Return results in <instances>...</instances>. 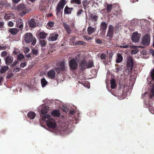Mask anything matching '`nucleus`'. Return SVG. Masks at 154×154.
Listing matches in <instances>:
<instances>
[{"instance_id":"obj_1","label":"nucleus","mask_w":154,"mask_h":154,"mask_svg":"<svg viewBox=\"0 0 154 154\" xmlns=\"http://www.w3.org/2000/svg\"><path fill=\"white\" fill-rule=\"evenodd\" d=\"M17 8L19 11H22L19 14L20 15L23 16L26 14L29 10L28 9L26 6L24 5H19L17 6Z\"/></svg>"},{"instance_id":"obj_2","label":"nucleus","mask_w":154,"mask_h":154,"mask_svg":"<svg viewBox=\"0 0 154 154\" xmlns=\"http://www.w3.org/2000/svg\"><path fill=\"white\" fill-rule=\"evenodd\" d=\"M79 60L77 59H71L69 62V66L70 68L72 70L76 69L78 66V62Z\"/></svg>"},{"instance_id":"obj_3","label":"nucleus","mask_w":154,"mask_h":154,"mask_svg":"<svg viewBox=\"0 0 154 154\" xmlns=\"http://www.w3.org/2000/svg\"><path fill=\"white\" fill-rule=\"evenodd\" d=\"M66 2L65 0H60L58 3L56 8V14L58 15L61 10L63 8Z\"/></svg>"},{"instance_id":"obj_4","label":"nucleus","mask_w":154,"mask_h":154,"mask_svg":"<svg viewBox=\"0 0 154 154\" xmlns=\"http://www.w3.org/2000/svg\"><path fill=\"white\" fill-rule=\"evenodd\" d=\"M47 126L50 128H55L57 127V123L54 119L49 118L47 121Z\"/></svg>"},{"instance_id":"obj_5","label":"nucleus","mask_w":154,"mask_h":154,"mask_svg":"<svg viewBox=\"0 0 154 154\" xmlns=\"http://www.w3.org/2000/svg\"><path fill=\"white\" fill-rule=\"evenodd\" d=\"M140 36L141 35L137 32L133 33L131 37L132 42L136 43L138 42Z\"/></svg>"},{"instance_id":"obj_6","label":"nucleus","mask_w":154,"mask_h":154,"mask_svg":"<svg viewBox=\"0 0 154 154\" xmlns=\"http://www.w3.org/2000/svg\"><path fill=\"white\" fill-rule=\"evenodd\" d=\"M150 41V35L148 34L145 35L143 37L142 41V44L145 46H148Z\"/></svg>"},{"instance_id":"obj_7","label":"nucleus","mask_w":154,"mask_h":154,"mask_svg":"<svg viewBox=\"0 0 154 154\" xmlns=\"http://www.w3.org/2000/svg\"><path fill=\"white\" fill-rule=\"evenodd\" d=\"M25 41L27 43L31 42L33 39V36L32 33H27L24 36Z\"/></svg>"},{"instance_id":"obj_8","label":"nucleus","mask_w":154,"mask_h":154,"mask_svg":"<svg viewBox=\"0 0 154 154\" xmlns=\"http://www.w3.org/2000/svg\"><path fill=\"white\" fill-rule=\"evenodd\" d=\"M58 67L56 68L55 70L57 73H59L60 71L64 70L65 69V63L63 62L60 63L57 65Z\"/></svg>"},{"instance_id":"obj_9","label":"nucleus","mask_w":154,"mask_h":154,"mask_svg":"<svg viewBox=\"0 0 154 154\" xmlns=\"http://www.w3.org/2000/svg\"><path fill=\"white\" fill-rule=\"evenodd\" d=\"M58 36V34L56 33H51L48 38V40L49 41H54L57 39Z\"/></svg>"},{"instance_id":"obj_10","label":"nucleus","mask_w":154,"mask_h":154,"mask_svg":"<svg viewBox=\"0 0 154 154\" xmlns=\"http://www.w3.org/2000/svg\"><path fill=\"white\" fill-rule=\"evenodd\" d=\"M127 68L129 71H131L132 69V67L133 66V62L132 58L129 57L128 60Z\"/></svg>"},{"instance_id":"obj_11","label":"nucleus","mask_w":154,"mask_h":154,"mask_svg":"<svg viewBox=\"0 0 154 154\" xmlns=\"http://www.w3.org/2000/svg\"><path fill=\"white\" fill-rule=\"evenodd\" d=\"M114 32L113 27L111 25H109L108 27V30L107 33V36L111 38L113 35Z\"/></svg>"},{"instance_id":"obj_12","label":"nucleus","mask_w":154,"mask_h":154,"mask_svg":"<svg viewBox=\"0 0 154 154\" xmlns=\"http://www.w3.org/2000/svg\"><path fill=\"white\" fill-rule=\"evenodd\" d=\"M16 25L17 27L21 30L23 28V23L22 20L20 19H17L16 20Z\"/></svg>"},{"instance_id":"obj_13","label":"nucleus","mask_w":154,"mask_h":154,"mask_svg":"<svg viewBox=\"0 0 154 154\" xmlns=\"http://www.w3.org/2000/svg\"><path fill=\"white\" fill-rule=\"evenodd\" d=\"M79 64L81 69L82 70L88 68L86 67V66H87V62L85 60L82 61Z\"/></svg>"},{"instance_id":"obj_14","label":"nucleus","mask_w":154,"mask_h":154,"mask_svg":"<svg viewBox=\"0 0 154 154\" xmlns=\"http://www.w3.org/2000/svg\"><path fill=\"white\" fill-rule=\"evenodd\" d=\"M13 60V58L11 56H8L5 59V63L6 64L9 65L11 63Z\"/></svg>"},{"instance_id":"obj_15","label":"nucleus","mask_w":154,"mask_h":154,"mask_svg":"<svg viewBox=\"0 0 154 154\" xmlns=\"http://www.w3.org/2000/svg\"><path fill=\"white\" fill-rule=\"evenodd\" d=\"M55 75V72L54 70H51L48 73V77L51 79H52L54 78Z\"/></svg>"},{"instance_id":"obj_16","label":"nucleus","mask_w":154,"mask_h":154,"mask_svg":"<svg viewBox=\"0 0 154 154\" xmlns=\"http://www.w3.org/2000/svg\"><path fill=\"white\" fill-rule=\"evenodd\" d=\"M63 26L68 33H70L71 32L72 30L70 27L67 24L65 23H63Z\"/></svg>"},{"instance_id":"obj_17","label":"nucleus","mask_w":154,"mask_h":154,"mask_svg":"<svg viewBox=\"0 0 154 154\" xmlns=\"http://www.w3.org/2000/svg\"><path fill=\"white\" fill-rule=\"evenodd\" d=\"M132 47L134 49L132 51L131 53L132 54H134L139 52V50L137 49L138 48H142V47L141 46H132Z\"/></svg>"},{"instance_id":"obj_18","label":"nucleus","mask_w":154,"mask_h":154,"mask_svg":"<svg viewBox=\"0 0 154 154\" xmlns=\"http://www.w3.org/2000/svg\"><path fill=\"white\" fill-rule=\"evenodd\" d=\"M9 31L10 33L13 35H16L19 32L18 30L16 28L10 29Z\"/></svg>"},{"instance_id":"obj_19","label":"nucleus","mask_w":154,"mask_h":154,"mask_svg":"<svg viewBox=\"0 0 154 154\" xmlns=\"http://www.w3.org/2000/svg\"><path fill=\"white\" fill-rule=\"evenodd\" d=\"M72 9L73 8H69L67 6H66L64 9V13L68 14H70Z\"/></svg>"},{"instance_id":"obj_20","label":"nucleus","mask_w":154,"mask_h":154,"mask_svg":"<svg viewBox=\"0 0 154 154\" xmlns=\"http://www.w3.org/2000/svg\"><path fill=\"white\" fill-rule=\"evenodd\" d=\"M96 29V27L92 28L91 26H89L87 29L88 34L91 35L93 32H94Z\"/></svg>"},{"instance_id":"obj_21","label":"nucleus","mask_w":154,"mask_h":154,"mask_svg":"<svg viewBox=\"0 0 154 154\" xmlns=\"http://www.w3.org/2000/svg\"><path fill=\"white\" fill-rule=\"evenodd\" d=\"M54 23L52 21H49L47 24L46 27L48 29H52L54 26Z\"/></svg>"},{"instance_id":"obj_22","label":"nucleus","mask_w":154,"mask_h":154,"mask_svg":"<svg viewBox=\"0 0 154 154\" xmlns=\"http://www.w3.org/2000/svg\"><path fill=\"white\" fill-rule=\"evenodd\" d=\"M29 26L32 28L35 27L36 23L33 19H32L29 22Z\"/></svg>"},{"instance_id":"obj_23","label":"nucleus","mask_w":154,"mask_h":154,"mask_svg":"<svg viewBox=\"0 0 154 154\" xmlns=\"http://www.w3.org/2000/svg\"><path fill=\"white\" fill-rule=\"evenodd\" d=\"M49 109V107L47 106L43 107L41 109V114H46Z\"/></svg>"},{"instance_id":"obj_24","label":"nucleus","mask_w":154,"mask_h":154,"mask_svg":"<svg viewBox=\"0 0 154 154\" xmlns=\"http://www.w3.org/2000/svg\"><path fill=\"white\" fill-rule=\"evenodd\" d=\"M116 59V62L117 63H120L122 61L123 57L121 54H118Z\"/></svg>"},{"instance_id":"obj_25","label":"nucleus","mask_w":154,"mask_h":154,"mask_svg":"<svg viewBox=\"0 0 154 154\" xmlns=\"http://www.w3.org/2000/svg\"><path fill=\"white\" fill-rule=\"evenodd\" d=\"M35 114L33 112H30L27 114L28 117L30 119H33L35 117Z\"/></svg>"},{"instance_id":"obj_26","label":"nucleus","mask_w":154,"mask_h":154,"mask_svg":"<svg viewBox=\"0 0 154 154\" xmlns=\"http://www.w3.org/2000/svg\"><path fill=\"white\" fill-rule=\"evenodd\" d=\"M47 35L48 34L44 31L41 32L39 33V36L42 39H45Z\"/></svg>"},{"instance_id":"obj_27","label":"nucleus","mask_w":154,"mask_h":154,"mask_svg":"<svg viewBox=\"0 0 154 154\" xmlns=\"http://www.w3.org/2000/svg\"><path fill=\"white\" fill-rule=\"evenodd\" d=\"M40 116L42 118V120L44 121H46V119H49L50 117V115L48 114H41Z\"/></svg>"},{"instance_id":"obj_28","label":"nucleus","mask_w":154,"mask_h":154,"mask_svg":"<svg viewBox=\"0 0 154 154\" xmlns=\"http://www.w3.org/2000/svg\"><path fill=\"white\" fill-rule=\"evenodd\" d=\"M111 87L112 89H114L116 87V82L115 79H112L110 81Z\"/></svg>"},{"instance_id":"obj_29","label":"nucleus","mask_w":154,"mask_h":154,"mask_svg":"<svg viewBox=\"0 0 154 154\" xmlns=\"http://www.w3.org/2000/svg\"><path fill=\"white\" fill-rule=\"evenodd\" d=\"M51 115L53 116H60V113L58 110H54L51 112Z\"/></svg>"},{"instance_id":"obj_30","label":"nucleus","mask_w":154,"mask_h":154,"mask_svg":"<svg viewBox=\"0 0 154 154\" xmlns=\"http://www.w3.org/2000/svg\"><path fill=\"white\" fill-rule=\"evenodd\" d=\"M8 66H6L2 67L0 69V72L1 73H3L5 72L8 69Z\"/></svg>"},{"instance_id":"obj_31","label":"nucleus","mask_w":154,"mask_h":154,"mask_svg":"<svg viewBox=\"0 0 154 154\" xmlns=\"http://www.w3.org/2000/svg\"><path fill=\"white\" fill-rule=\"evenodd\" d=\"M107 24L105 22H102L100 25V28L102 30H105L107 27Z\"/></svg>"},{"instance_id":"obj_32","label":"nucleus","mask_w":154,"mask_h":154,"mask_svg":"<svg viewBox=\"0 0 154 154\" xmlns=\"http://www.w3.org/2000/svg\"><path fill=\"white\" fill-rule=\"evenodd\" d=\"M41 83L42 87H45L48 83V82L44 78H42L41 80Z\"/></svg>"},{"instance_id":"obj_33","label":"nucleus","mask_w":154,"mask_h":154,"mask_svg":"<svg viewBox=\"0 0 154 154\" xmlns=\"http://www.w3.org/2000/svg\"><path fill=\"white\" fill-rule=\"evenodd\" d=\"M93 62L92 60H89L88 63L87 62V66H86V68H91L93 66Z\"/></svg>"},{"instance_id":"obj_34","label":"nucleus","mask_w":154,"mask_h":154,"mask_svg":"<svg viewBox=\"0 0 154 154\" xmlns=\"http://www.w3.org/2000/svg\"><path fill=\"white\" fill-rule=\"evenodd\" d=\"M112 8V5L111 4H108L107 5L106 10L108 12H110Z\"/></svg>"},{"instance_id":"obj_35","label":"nucleus","mask_w":154,"mask_h":154,"mask_svg":"<svg viewBox=\"0 0 154 154\" xmlns=\"http://www.w3.org/2000/svg\"><path fill=\"white\" fill-rule=\"evenodd\" d=\"M39 44L42 47H43L45 45L46 42L44 40H41L40 41Z\"/></svg>"},{"instance_id":"obj_36","label":"nucleus","mask_w":154,"mask_h":154,"mask_svg":"<svg viewBox=\"0 0 154 154\" xmlns=\"http://www.w3.org/2000/svg\"><path fill=\"white\" fill-rule=\"evenodd\" d=\"M85 84H84L83 82L82 83V84H83V86L89 89L90 88V85L89 84V83L87 81H86L85 82Z\"/></svg>"},{"instance_id":"obj_37","label":"nucleus","mask_w":154,"mask_h":154,"mask_svg":"<svg viewBox=\"0 0 154 154\" xmlns=\"http://www.w3.org/2000/svg\"><path fill=\"white\" fill-rule=\"evenodd\" d=\"M150 97H154V84L153 85V87L151 90Z\"/></svg>"},{"instance_id":"obj_38","label":"nucleus","mask_w":154,"mask_h":154,"mask_svg":"<svg viewBox=\"0 0 154 154\" xmlns=\"http://www.w3.org/2000/svg\"><path fill=\"white\" fill-rule=\"evenodd\" d=\"M11 14H6L4 17L5 19L6 20H8L10 19L11 17Z\"/></svg>"},{"instance_id":"obj_39","label":"nucleus","mask_w":154,"mask_h":154,"mask_svg":"<svg viewBox=\"0 0 154 154\" xmlns=\"http://www.w3.org/2000/svg\"><path fill=\"white\" fill-rule=\"evenodd\" d=\"M24 58V56L22 54H20L17 57V59L18 60H21L23 59Z\"/></svg>"},{"instance_id":"obj_40","label":"nucleus","mask_w":154,"mask_h":154,"mask_svg":"<svg viewBox=\"0 0 154 154\" xmlns=\"http://www.w3.org/2000/svg\"><path fill=\"white\" fill-rule=\"evenodd\" d=\"M91 18L92 20L96 21L97 19V17L96 16L92 15L91 16Z\"/></svg>"},{"instance_id":"obj_41","label":"nucleus","mask_w":154,"mask_h":154,"mask_svg":"<svg viewBox=\"0 0 154 154\" xmlns=\"http://www.w3.org/2000/svg\"><path fill=\"white\" fill-rule=\"evenodd\" d=\"M152 80L154 81V69L150 72Z\"/></svg>"},{"instance_id":"obj_42","label":"nucleus","mask_w":154,"mask_h":154,"mask_svg":"<svg viewBox=\"0 0 154 154\" xmlns=\"http://www.w3.org/2000/svg\"><path fill=\"white\" fill-rule=\"evenodd\" d=\"M7 55V53L6 51H2L1 54V56L2 57H5Z\"/></svg>"},{"instance_id":"obj_43","label":"nucleus","mask_w":154,"mask_h":154,"mask_svg":"<svg viewBox=\"0 0 154 154\" xmlns=\"http://www.w3.org/2000/svg\"><path fill=\"white\" fill-rule=\"evenodd\" d=\"M75 44L76 45H81L82 44L83 45H84L85 44V43L82 41H78L75 42Z\"/></svg>"},{"instance_id":"obj_44","label":"nucleus","mask_w":154,"mask_h":154,"mask_svg":"<svg viewBox=\"0 0 154 154\" xmlns=\"http://www.w3.org/2000/svg\"><path fill=\"white\" fill-rule=\"evenodd\" d=\"M32 52L33 54L37 55L38 53V51L36 49H32Z\"/></svg>"},{"instance_id":"obj_45","label":"nucleus","mask_w":154,"mask_h":154,"mask_svg":"<svg viewBox=\"0 0 154 154\" xmlns=\"http://www.w3.org/2000/svg\"><path fill=\"white\" fill-rule=\"evenodd\" d=\"M8 25L10 27H12L14 25V23L11 21H10L8 23Z\"/></svg>"},{"instance_id":"obj_46","label":"nucleus","mask_w":154,"mask_h":154,"mask_svg":"<svg viewBox=\"0 0 154 154\" xmlns=\"http://www.w3.org/2000/svg\"><path fill=\"white\" fill-rule=\"evenodd\" d=\"M26 62H24L20 64V66L22 68L26 66Z\"/></svg>"},{"instance_id":"obj_47","label":"nucleus","mask_w":154,"mask_h":154,"mask_svg":"<svg viewBox=\"0 0 154 154\" xmlns=\"http://www.w3.org/2000/svg\"><path fill=\"white\" fill-rule=\"evenodd\" d=\"M83 12V11L82 9H80L78 10L77 13V15L79 16L80 15L81 13Z\"/></svg>"},{"instance_id":"obj_48","label":"nucleus","mask_w":154,"mask_h":154,"mask_svg":"<svg viewBox=\"0 0 154 154\" xmlns=\"http://www.w3.org/2000/svg\"><path fill=\"white\" fill-rule=\"evenodd\" d=\"M149 110L150 112L152 114H154V109L152 107H150Z\"/></svg>"},{"instance_id":"obj_49","label":"nucleus","mask_w":154,"mask_h":154,"mask_svg":"<svg viewBox=\"0 0 154 154\" xmlns=\"http://www.w3.org/2000/svg\"><path fill=\"white\" fill-rule=\"evenodd\" d=\"M100 57L101 59H105L106 58V55L102 54L101 55Z\"/></svg>"},{"instance_id":"obj_50","label":"nucleus","mask_w":154,"mask_h":154,"mask_svg":"<svg viewBox=\"0 0 154 154\" xmlns=\"http://www.w3.org/2000/svg\"><path fill=\"white\" fill-rule=\"evenodd\" d=\"M4 25V23L3 21H0V28H2L3 27Z\"/></svg>"},{"instance_id":"obj_51","label":"nucleus","mask_w":154,"mask_h":154,"mask_svg":"<svg viewBox=\"0 0 154 154\" xmlns=\"http://www.w3.org/2000/svg\"><path fill=\"white\" fill-rule=\"evenodd\" d=\"M150 54H152V56L154 57V50L152 49L150 50L149 51Z\"/></svg>"},{"instance_id":"obj_52","label":"nucleus","mask_w":154,"mask_h":154,"mask_svg":"<svg viewBox=\"0 0 154 154\" xmlns=\"http://www.w3.org/2000/svg\"><path fill=\"white\" fill-rule=\"evenodd\" d=\"M73 1L75 3L79 4L81 3V1L80 0H73Z\"/></svg>"},{"instance_id":"obj_53","label":"nucleus","mask_w":154,"mask_h":154,"mask_svg":"<svg viewBox=\"0 0 154 154\" xmlns=\"http://www.w3.org/2000/svg\"><path fill=\"white\" fill-rule=\"evenodd\" d=\"M120 47L125 48H127L129 47V45H121L120 46Z\"/></svg>"},{"instance_id":"obj_54","label":"nucleus","mask_w":154,"mask_h":154,"mask_svg":"<svg viewBox=\"0 0 154 154\" xmlns=\"http://www.w3.org/2000/svg\"><path fill=\"white\" fill-rule=\"evenodd\" d=\"M30 51V49L27 48H25L24 52L26 53H27L29 52Z\"/></svg>"},{"instance_id":"obj_55","label":"nucleus","mask_w":154,"mask_h":154,"mask_svg":"<svg viewBox=\"0 0 154 154\" xmlns=\"http://www.w3.org/2000/svg\"><path fill=\"white\" fill-rule=\"evenodd\" d=\"M75 112V110L74 109H71L70 112L69 113L71 114H74Z\"/></svg>"},{"instance_id":"obj_56","label":"nucleus","mask_w":154,"mask_h":154,"mask_svg":"<svg viewBox=\"0 0 154 154\" xmlns=\"http://www.w3.org/2000/svg\"><path fill=\"white\" fill-rule=\"evenodd\" d=\"M96 42L98 44H100L102 43V41L100 39H97L96 40Z\"/></svg>"},{"instance_id":"obj_57","label":"nucleus","mask_w":154,"mask_h":154,"mask_svg":"<svg viewBox=\"0 0 154 154\" xmlns=\"http://www.w3.org/2000/svg\"><path fill=\"white\" fill-rule=\"evenodd\" d=\"M14 71L16 72H18L20 71L19 68H17L15 69L14 70Z\"/></svg>"},{"instance_id":"obj_58","label":"nucleus","mask_w":154,"mask_h":154,"mask_svg":"<svg viewBox=\"0 0 154 154\" xmlns=\"http://www.w3.org/2000/svg\"><path fill=\"white\" fill-rule=\"evenodd\" d=\"M6 48V47L4 46H0V49L1 50H5V48Z\"/></svg>"},{"instance_id":"obj_59","label":"nucleus","mask_w":154,"mask_h":154,"mask_svg":"<svg viewBox=\"0 0 154 154\" xmlns=\"http://www.w3.org/2000/svg\"><path fill=\"white\" fill-rule=\"evenodd\" d=\"M64 108H65V107H63V111H64L65 112H67L68 111V109L66 108L65 109H64Z\"/></svg>"},{"instance_id":"obj_60","label":"nucleus","mask_w":154,"mask_h":154,"mask_svg":"<svg viewBox=\"0 0 154 154\" xmlns=\"http://www.w3.org/2000/svg\"><path fill=\"white\" fill-rule=\"evenodd\" d=\"M13 2L14 3H18L20 0H12Z\"/></svg>"},{"instance_id":"obj_61","label":"nucleus","mask_w":154,"mask_h":154,"mask_svg":"<svg viewBox=\"0 0 154 154\" xmlns=\"http://www.w3.org/2000/svg\"><path fill=\"white\" fill-rule=\"evenodd\" d=\"M26 57H27V58H28L30 57H31L30 54H28L26 55Z\"/></svg>"},{"instance_id":"obj_62","label":"nucleus","mask_w":154,"mask_h":154,"mask_svg":"<svg viewBox=\"0 0 154 154\" xmlns=\"http://www.w3.org/2000/svg\"><path fill=\"white\" fill-rule=\"evenodd\" d=\"M83 5L85 6H87V2H83Z\"/></svg>"},{"instance_id":"obj_63","label":"nucleus","mask_w":154,"mask_h":154,"mask_svg":"<svg viewBox=\"0 0 154 154\" xmlns=\"http://www.w3.org/2000/svg\"><path fill=\"white\" fill-rule=\"evenodd\" d=\"M84 38L85 39H86L87 40L88 39V36H84Z\"/></svg>"},{"instance_id":"obj_64","label":"nucleus","mask_w":154,"mask_h":154,"mask_svg":"<svg viewBox=\"0 0 154 154\" xmlns=\"http://www.w3.org/2000/svg\"><path fill=\"white\" fill-rule=\"evenodd\" d=\"M11 75H8L6 76V78L8 79H9Z\"/></svg>"}]
</instances>
